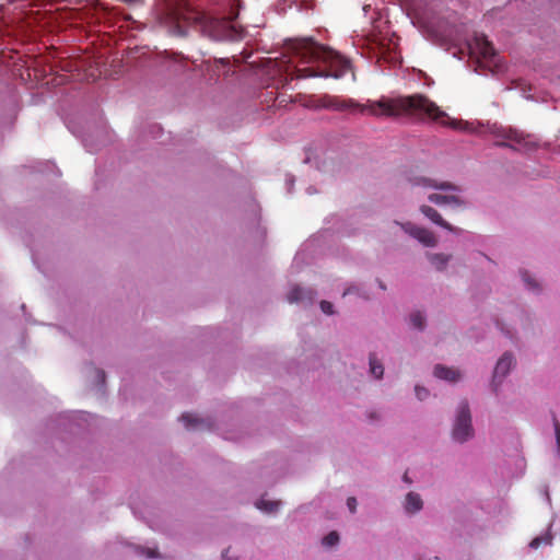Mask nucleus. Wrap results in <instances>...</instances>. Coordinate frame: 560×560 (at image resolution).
<instances>
[{"label": "nucleus", "mask_w": 560, "mask_h": 560, "mask_svg": "<svg viewBox=\"0 0 560 560\" xmlns=\"http://www.w3.org/2000/svg\"><path fill=\"white\" fill-rule=\"evenodd\" d=\"M350 292H351V291H350V289H349V290L345 291L343 295H346V294H348V293H350Z\"/></svg>", "instance_id": "4c0bfd02"}, {"label": "nucleus", "mask_w": 560, "mask_h": 560, "mask_svg": "<svg viewBox=\"0 0 560 560\" xmlns=\"http://www.w3.org/2000/svg\"><path fill=\"white\" fill-rule=\"evenodd\" d=\"M505 137L517 144L520 149L530 150L535 147L529 136H525L517 130H509Z\"/></svg>", "instance_id": "ddd939ff"}, {"label": "nucleus", "mask_w": 560, "mask_h": 560, "mask_svg": "<svg viewBox=\"0 0 560 560\" xmlns=\"http://www.w3.org/2000/svg\"><path fill=\"white\" fill-rule=\"evenodd\" d=\"M289 49L291 56L282 70L292 80L328 77L339 79L351 71L348 59L312 38L296 39Z\"/></svg>", "instance_id": "f257e3e1"}, {"label": "nucleus", "mask_w": 560, "mask_h": 560, "mask_svg": "<svg viewBox=\"0 0 560 560\" xmlns=\"http://www.w3.org/2000/svg\"><path fill=\"white\" fill-rule=\"evenodd\" d=\"M180 421L184 422L186 429L188 430H197V429H211L212 422L209 419L198 418L197 416L185 412L180 417Z\"/></svg>", "instance_id": "9d476101"}, {"label": "nucleus", "mask_w": 560, "mask_h": 560, "mask_svg": "<svg viewBox=\"0 0 560 560\" xmlns=\"http://www.w3.org/2000/svg\"><path fill=\"white\" fill-rule=\"evenodd\" d=\"M410 322L415 328L423 329L425 318L421 312H415L410 315Z\"/></svg>", "instance_id": "4be33fe9"}, {"label": "nucleus", "mask_w": 560, "mask_h": 560, "mask_svg": "<svg viewBox=\"0 0 560 560\" xmlns=\"http://www.w3.org/2000/svg\"><path fill=\"white\" fill-rule=\"evenodd\" d=\"M522 276L529 289H532V290L538 289V283L535 280L530 279L529 275L526 271L523 272Z\"/></svg>", "instance_id": "cd10ccee"}, {"label": "nucleus", "mask_w": 560, "mask_h": 560, "mask_svg": "<svg viewBox=\"0 0 560 560\" xmlns=\"http://www.w3.org/2000/svg\"><path fill=\"white\" fill-rule=\"evenodd\" d=\"M327 107L334 108L336 110H351L360 106L355 104L352 100H339L335 97L329 100Z\"/></svg>", "instance_id": "f3484780"}, {"label": "nucleus", "mask_w": 560, "mask_h": 560, "mask_svg": "<svg viewBox=\"0 0 560 560\" xmlns=\"http://www.w3.org/2000/svg\"><path fill=\"white\" fill-rule=\"evenodd\" d=\"M428 199L439 206L442 205H454L457 207H462L465 205V201L456 196V195H441V194H431Z\"/></svg>", "instance_id": "f8f14e48"}, {"label": "nucleus", "mask_w": 560, "mask_h": 560, "mask_svg": "<svg viewBox=\"0 0 560 560\" xmlns=\"http://www.w3.org/2000/svg\"><path fill=\"white\" fill-rule=\"evenodd\" d=\"M515 361L513 355L510 352H505L497 362L493 373V380L504 377L511 368L514 365Z\"/></svg>", "instance_id": "9b49d317"}, {"label": "nucleus", "mask_w": 560, "mask_h": 560, "mask_svg": "<svg viewBox=\"0 0 560 560\" xmlns=\"http://www.w3.org/2000/svg\"><path fill=\"white\" fill-rule=\"evenodd\" d=\"M308 293L305 289L303 288H300V287H295L293 288L289 295H288V300L289 302L293 303V302H300L304 299V295Z\"/></svg>", "instance_id": "412c9836"}, {"label": "nucleus", "mask_w": 560, "mask_h": 560, "mask_svg": "<svg viewBox=\"0 0 560 560\" xmlns=\"http://www.w3.org/2000/svg\"><path fill=\"white\" fill-rule=\"evenodd\" d=\"M551 542V538L546 536V537H536L534 538L530 544H529V547L530 548H538L541 544H550Z\"/></svg>", "instance_id": "393cba45"}, {"label": "nucleus", "mask_w": 560, "mask_h": 560, "mask_svg": "<svg viewBox=\"0 0 560 560\" xmlns=\"http://www.w3.org/2000/svg\"><path fill=\"white\" fill-rule=\"evenodd\" d=\"M33 264L37 266V268L40 270V267L37 265V259L33 257Z\"/></svg>", "instance_id": "f704fd0d"}, {"label": "nucleus", "mask_w": 560, "mask_h": 560, "mask_svg": "<svg viewBox=\"0 0 560 560\" xmlns=\"http://www.w3.org/2000/svg\"><path fill=\"white\" fill-rule=\"evenodd\" d=\"M404 479H405V481L409 482V479H408V477H407V474H405V475H404Z\"/></svg>", "instance_id": "e433bc0d"}, {"label": "nucleus", "mask_w": 560, "mask_h": 560, "mask_svg": "<svg viewBox=\"0 0 560 560\" xmlns=\"http://www.w3.org/2000/svg\"><path fill=\"white\" fill-rule=\"evenodd\" d=\"M433 374L435 377L445 380L448 382H456L460 378V373L458 370L453 368H447L441 364L434 366Z\"/></svg>", "instance_id": "4468645a"}, {"label": "nucleus", "mask_w": 560, "mask_h": 560, "mask_svg": "<svg viewBox=\"0 0 560 560\" xmlns=\"http://www.w3.org/2000/svg\"><path fill=\"white\" fill-rule=\"evenodd\" d=\"M428 258L438 270H442L447 265L451 256L444 254H428Z\"/></svg>", "instance_id": "a211bd4d"}, {"label": "nucleus", "mask_w": 560, "mask_h": 560, "mask_svg": "<svg viewBox=\"0 0 560 560\" xmlns=\"http://www.w3.org/2000/svg\"><path fill=\"white\" fill-rule=\"evenodd\" d=\"M229 551H230V549H226V550L223 552V555H222L223 560H229V558H228V553H229Z\"/></svg>", "instance_id": "473e14b6"}, {"label": "nucleus", "mask_w": 560, "mask_h": 560, "mask_svg": "<svg viewBox=\"0 0 560 560\" xmlns=\"http://www.w3.org/2000/svg\"><path fill=\"white\" fill-rule=\"evenodd\" d=\"M320 310L323 311V313H325L327 315L334 314V306L328 301H322L320 302Z\"/></svg>", "instance_id": "c85d7f7f"}, {"label": "nucleus", "mask_w": 560, "mask_h": 560, "mask_svg": "<svg viewBox=\"0 0 560 560\" xmlns=\"http://www.w3.org/2000/svg\"><path fill=\"white\" fill-rule=\"evenodd\" d=\"M158 20L178 36H185L187 27L195 28L212 40H240L244 34V30L233 24L231 19L213 18L186 3L165 5L158 12Z\"/></svg>", "instance_id": "f03ea898"}, {"label": "nucleus", "mask_w": 560, "mask_h": 560, "mask_svg": "<svg viewBox=\"0 0 560 560\" xmlns=\"http://www.w3.org/2000/svg\"><path fill=\"white\" fill-rule=\"evenodd\" d=\"M347 505H348L349 511L351 513H355V511H357V499L354 497H349L347 499Z\"/></svg>", "instance_id": "7c9ffc66"}, {"label": "nucleus", "mask_w": 560, "mask_h": 560, "mask_svg": "<svg viewBox=\"0 0 560 560\" xmlns=\"http://www.w3.org/2000/svg\"><path fill=\"white\" fill-rule=\"evenodd\" d=\"M57 80H58V79H52V80H51V83H54V84H56V85L60 84V81H57Z\"/></svg>", "instance_id": "72a5a7b5"}, {"label": "nucleus", "mask_w": 560, "mask_h": 560, "mask_svg": "<svg viewBox=\"0 0 560 560\" xmlns=\"http://www.w3.org/2000/svg\"><path fill=\"white\" fill-rule=\"evenodd\" d=\"M474 436L471 415L467 400L459 402L452 429V438L458 443H464Z\"/></svg>", "instance_id": "20e7f679"}, {"label": "nucleus", "mask_w": 560, "mask_h": 560, "mask_svg": "<svg viewBox=\"0 0 560 560\" xmlns=\"http://www.w3.org/2000/svg\"><path fill=\"white\" fill-rule=\"evenodd\" d=\"M101 75L100 62L90 55H82L74 58L72 48V80L95 81Z\"/></svg>", "instance_id": "39448f33"}, {"label": "nucleus", "mask_w": 560, "mask_h": 560, "mask_svg": "<svg viewBox=\"0 0 560 560\" xmlns=\"http://www.w3.org/2000/svg\"><path fill=\"white\" fill-rule=\"evenodd\" d=\"M257 509L262 510L268 513H272L277 511L280 506V501H268V500H259L256 503Z\"/></svg>", "instance_id": "6ab92c4d"}, {"label": "nucleus", "mask_w": 560, "mask_h": 560, "mask_svg": "<svg viewBox=\"0 0 560 560\" xmlns=\"http://www.w3.org/2000/svg\"><path fill=\"white\" fill-rule=\"evenodd\" d=\"M369 110L374 116L386 117H416L429 118L444 124L446 114L423 94L399 95L396 97L383 96L377 102L369 105Z\"/></svg>", "instance_id": "7ed1b4c3"}, {"label": "nucleus", "mask_w": 560, "mask_h": 560, "mask_svg": "<svg viewBox=\"0 0 560 560\" xmlns=\"http://www.w3.org/2000/svg\"><path fill=\"white\" fill-rule=\"evenodd\" d=\"M30 0H1L0 19H8L11 23H24L27 27L33 25L35 18H31L25 12V8L30 4Z\"/></svg>", "instance_id": "423d86ee"}, {"label": "nucleus", "mask_w": 560, "mask_h": 560, "mask_svg": "<svg viewBox=\"0 0 560 560\" xmlns=\"http://www.w3.org/2000/svg\"><path fill=\"white\" fill-rule=\"evenodd\" d=\"M370 370H371V373L376 377V378H381L383 376V373H384V368L383 365L376 360L375 355L374 354H371L370 355Z\"/></svg>", "instance_id": "aec40b11"}, {"label": "nucleus", "mask_w": 560, "mask_h": 560, "mask_svg": "<svg viewBox=\"0 0 560 560\" xmlns=\"http://www.w3.org/2000/svg\"><path fill=\"white\" fill-rule=\"evenodd\" d=\"M421 213H423L430 221H432L434 224L453 232L455 234H460L463 232L462 229L453 226L447 221H445L442 215L432 207L423 205L420 207Z\"/></svg>", "instance_id": "6e6552de"}, {"label": "nucleus", "mask_w": 560, "mask_h": 560, "mask_svg": "<svg viewBox=\"0 0 560 560\" xmlns=\"http://www.w3.org/2000/svg\"><path fill=\"white\" fill-rule=\"evenodd\" d=\"M412 186L434 188L440 190L460 191V188L450 182H436L427 177H415L410 179Z\"/></svg>", "instance_id": "1a4fd4ad"}, {"label": "nucleus", "mask_w": 560, "mask_h": 560, "mask_svg": "<svg viewBox=\"0 0 560 560\" xmlns=\"http://www.w3.org/2000/svg\"><path fill=\"white\" fill-rule=\"evenodd\" d=\"M141 553L147 556L148 558H155V557H158V551L154 550V549H150V548H147V549L142 548L141 549Z\"/></svg>", "instance_id": "2f4dec72"}, {"label": "nucleus", "mask_w": 560, "mask_h": 560, "mask_svg": "<svg viewBox=\"0 0 560 560\" xmlns=\"http://www.w3.org/2000/svg\"><path fill=\"white\" fill-rule=\"evenodd\" d=\"M65 126L67 127V129H70V125L67 120H65Z\"/></svg>", "instance_id": "c9c22d12"}, {"label": "nucleus", "mask_w": 560, "mask_h": 560, "mask_svg": "<svg viewBox=\"0 0 560 560\" xmlns=\"http://www.w3.org/2000/svg\"><path fill=\"white\" fill-rule=\"evenodd\" d=\"M423 506L421 497L418 493L409 492L406 495L405 509L408 513H417Z\"/></svg>", "instance_id": "dca6fc26"}, {"label": "nucleus", "mask_w": 560, "mask_h": 560, "mask_svg": "<svg viewBox=\"0 0 560 560\" xmlns=\"http://www.w3.org/2000/svg\"><path fill=\"white\" fill-rule=\"evenodd\" d=\"M92 371L95 376V384H96V386H98L101 388L105 384V377H106L105 372L103 370H100L96 368H92Z\"/></svg>", "instance_id": "b1692460"}, {"label": "nucleus", "mask_w": 560, "mask_h": 560, "mask_svg": "<svg viewBox=\"0 0 560 560\" xmlns=\"http://www.w3.org/2000/svg\"><path fill=\"white\" fill-rule=\"evenodd\" d=\"M396 224L400 225L401 229L408 233L410 236H413L415 234V230H418L419 226L412 224L411 222H406V223H399V222H395Z\"/></svg>", "instance_id": "a878e982"}, {"label": "nucleus", "mask_w": 560, "mask_h": 560, "mask_svg": "<svg viewBox=\"0 0 560 560\" xmlns=\"http://www.w3.org/2000/svg\"><path fill=\"white\" fill-rule=\"evenodd\" d=\"M474 49L479 56L480 65L491 70L501 69L500 58L492 45L485 35H476L474 39Z\"/></svg>", "instance_id": "0eeeda50"}, {"label": "nucleus", "mask_w": 560, "mask_h": 560, "mask_svg": "<svg viewBox=\"0 0 560 560\" xmlns=\"http://www.w3.org/2000/svg\"><path fill=\"white\" fill-rule=\"evenodd\" d=\"M339 541V535L337 532H330L323 538V545L326 547H332Z\"/></svg>", "instance_id": "5701e85b"}, {"label": "nucleus", "mask_w": 560, "mask_h": 560, "mask_svg": "<svg viewBox=\"0 0 560 560\" xmlns=\"http://www.w3.org/2000/svg\"><path fill=\"white\" fill-rule=\"evenodd\" d=\"M553 425H555L557 445H558V450L560 452V423L558 422V420L556 418H553Z\"/></svg>", "instance_id": "c756f323"}, {"label": "nucleus", "mask_w": 560, "mask_h": 560, "mask_svg": "<svg viewBox=\"0 0 560 560\" xmlns=\"http://www.w3.org/2000/svg\"><path fill=\"white\" fill-rule=\"evenodd\" d=\"M415 392L419 400H424L429 396V390L425 387L419 385L415 387Z\"/></svg>", "instance_id": "bb28decb"}, {"label": "nucleus", "mask_w": 560, "mask_h": 560, "mask_svg": "<svg viewBox=\"0 0 560 560\" xmlns=\"http://www.w3.org/2000/svg\"><path fill=\"white\" fill-rule=\"evenodd\" d=\"M413 238L418 240L421 244L428 247H434L438 244V240L433 232L425 228L419 226L415 230Z\"/></svg>", "instance_id": "2eb2a0df"}]
</instances>
